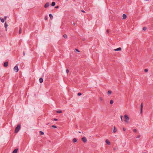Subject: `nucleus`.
I'll return each instance as SVG.
<instances>
[{
  "instance_id": "f257e3e1",
  "label": "nucleus",
  "mask_w": 153,
  "mask_h": 153,
  "mask_svg": "<svg viewBox=\"0 0 153 153\" xmlns=\"http://www.w3.org/2000/svg\"><path fill=\"white\" fill-rule=\"evenodd\" d=\"M21 128V125L20 124H19L17 126L15 130V133H17L20 130Z\"/></svg>"
},
{
  "instance_id": "f03ea898",
  "label": "nucleus",
  "mask_w": 153,
  "mask_h": 153,
  "mask_svg": "<svg viewBox=\"0 0 153 153\" xmlns=\"http://www.w3.org/2000/svg\"><path fill=\"white\" fill-rule=\"evenodd\" d=\"M125 120L124 121L127 123H128V121L129 120V118L128 116L126 114H125L124 116Z\"/></svg>"
},
{
  "instance_id": "7ed1b4c3",
  "label": "nucleus",
  "mask_w": 153,
  "mask_h": 153,
  "mask_svg": "<svg viewBox=\"0 0 153 153\" xmlns=\"http://www.w3.org/2000/svg\"><path fill=\"white\" fill-rule=\"evenodd\" d=\"M14 71L16 72H17L19 71V68L17 66H16L13 68Z\"/></svg>"
},
{
  "instance_id": "20e7f679",
  "label": "nucleus",
  "mask_w": 153,
  "mask_h": 153,
  "mask_svg": "<svg viewBox=\"0 0 153 153\" xmlns=\"http://www.w3.org/2000/svg\"><path fill=\"white\" fill-rule=\"evenodd\" d=\"M82 140L85 143L87 141V140L86 137H84L82 138Z\"/></svg>"
},
{
  "instance_id": "39448f33",
  "label": "nucleus",
  "mask_w": 153,
  "mask_h": 153,
  "mask_svg": "<svg viewBox=\"0 0 153 153\" xmlns=\"http://www.w3.org/2000/svg\"><path fill=\"white\" fill-rule=\"evenodd\" d=\"M49 2H47L45 5L44 7L45 8H47L49 6Z\"/></svg>"
},
{
  "instance_id": "423d86ee",
  "label": "nucleus",
  "mask_w": 153,
  "mask_h": 153,
  "mask_svg": "<svg viewBox=\"0 0 153 153\" xmlns=\"http://www.w3.org/2000/svg\"><path fill=\"white\" fill-rule=\"evenodd\" d=\"M122 17H123L122 19H126V18H127V16L126 14H123Z\"/></svg>"
},
{
  "instance_id": "0eeeda50",
  "label": "nucleus",
  "mask_w": 153,
  "mask_h": 153,
  "mask_svg": "<svg viewBox=\"0 0 153 153\" xmlns=\"http://www.w3.org/2000/svg\"><path fill=\"white\" fill-rule=\"evenodd\" d=\"M8 65V62H5L4 63V67H7Z\"/></svg>"
},
{
  "instance_id": "6e6552de",
  "label": "nucleus",
  "mask_w": 153,
  "mask_h": 153,
  "mask_svg": "<svg viewBox=\"0 0 153 153\" xmlns=\"http://www.w3.org/2000/svg\"><path fill=\"white\" fill-rule=\"evenodd\" d=\"M113 127H114V129H113V133H115L117 131V129L114 126Z\"/></svg>"
},
{
  "instance_id": "1a4fd4ad",
  "label": "nucleus",
  "mask_w": 153,
  "mask_h": 153,
  "mask_svg": "<svg viewBox=\"0 0 153 153\" xmlns=\"http://www.w3.org/2000/svg\"><path fill=\"white\" fill-rule=\"evenodd\" d=\"M143 106V103L142 102L141 104V111H140L141 113L142 111Z\"/></svg>"
},
{
  "instance_id": "9d476101",
  "label": "nucleus",
  "mask_w": 153,
  "mask_h": 153,
  "mask_svg": "<svg viewBox=\"0 0 153 153\" xmlns=\"http://www.w3.org/2000/svg\"><path fill=\"white\" fill-rule=\"evenodd\" d=\"M105 142L108 144V145H110V142L108 140H105Z\"/></svg>"
},
{
  "instance_id": "9b49d317",
  "label": "nucleus",
  "mask_w": 153,
  "mask_h": 153,
  "mask_svg": "<svg viewBox=\"0 0 153 153\" xmlns=\"http://www.w3.org/2000/svg\"><path fill=\"white\" fill-rule=\"evenodd\" d=\"M18 149H14L13 152V153H17V152L18 151Z\"/></svg>"
},
{
  "instance_id": "f8f14e48",
  "label": "nucleus",
  "mask_w": 153,
  "mask_h": 153,
  "mask_svg": "<svg viewBox=\"0 0 153 153\" xmlns=\"http://www.w3.org/2000/svg\"><path fill=\"white\" fill-rule=\"evenodd\" d=\"M39 81L40 83H41L43 82V79L42 78H39Z\"/></svg>"
},
{
  "instance_id": "ddd939ff",
  "label": "nucleus",
  "mask_w": 153,
  "mask_h": 153,
  "mask_svg": "<svg viewBox=\"0 0 153 153\" xmlns=\"http://www.w3.org/2000/svg\"><path fill=\"white\" fill-rule=\"evenodd\" d=\"M121 50V48L120 47L117 48L116 49H115L114 50L115 51H120Z\"/></svg>"
},
{
  "instance_id": "4468645a",
  "label": "nucleus",
  "mask_w": 153,
  "mask_h": 153,
  "mask_svg": "<svg viewBox=\"0 0 153 153\" xmlns=\"http://www.w3.org/2000/svg\"><path fill=\"white\" fill-rule=\"evenodd\" d=\"M49 17H50V19H53V16L52 15V14H49Z\"/></svg>"
},
{
  "instance_id": "2eb2a0df",
  "label": "nucleus",
  "mask_w": 153,
  "mask_h": 153,
  "mask_svg": "<svg viewBox=\"0 0 153 153\" xmlns=\"http://www.w3.org/2000/svg\"><path fill=\"white\" fill-rule=\"evenodd\" d=\"M7 26H8L7 24L6 23V22H5L4 24V27H5V28H6V30H7Z\"/></svg>"
},
{
  "instance_id": "dca6fc26",
  "label": "nucleus",
  "mask_w": 153,
  "mask_h": 153,
  "mask_svg": "<svg viewBox=\"0 0 153 153\" xmlns=\"http://www.w3.org/2000/svg\"><path fill=\"white\" fill-rule=\"evenodd\" d=\"M73 142H74V143H75V142H77V140L76 138H74L73 139Z\"/></svg>"
},
{
  "instance_id": "f3484780",
  "label": "nucleus",
  "mask_w": 153,
  "mask_h": 153,
  "mask_svg": "<svg viewBox=\"0 0 153 153\" xmlns=\"http://www.w3.org/2000/svg\"><path fill=\"white\" fill-rule=\"evenodd\" d=\"M63 36L64 38H65V39L67 38L68 37L67 35L66 34H64L63 35Z\"/></svg>"
},
{
  "instance_id": "a211bd4d",
  "label": "nucleus",
  "mask_w": 153,
  "mask_h": 153,
  "mask_svg": "<svg viewBox=\"0 0 153 153\" xmlns=\"http://www.w3.org/2000/svg\"><path fill=\"white\" fill-rule=\"evenodd\" d=\"M55 4H56V3H55V2H53L52 3L51 5L52 6H54L55 5Z\"/></svg>"
},
{
  "instance_id": "6ab92c4d",
  "label": "nucleus",
  "mask_w": 153,
  "mask_h": 153,
  "mask_svg": "<svg viewBox=\"0 0 153 153\" xmlns=\"http://www.w3.org/2000/svg\"><path fill=\"white\" fill-rule=\"evenodd\" d=\"M107 93L109 95L111 93V91L110 90H109L107 92Z\"/></svg>"
},
{
  "instance_id": "aec40b11",
  "label": "nucleus",
  "mask_w": 153,
  "mask_h": 153,
  "mask_svg": "<svg viewBox=\"0 0 153 153\" xmlns=\"http://www.w3.org/2000/svg\"><path fill=\"white\" fill-rule=\"evenodd\" d=\"M56 112L58 113H62V111L61 110H58L56 111Z\"/></svg>"
},
{
  "instance_id": "412c9836",
  "label": "nucleus",
  "mask_w": 153,
  "mask_h": 153,
  "mask_svg": "<svg viewBox=\"0 0 153 153\" xmlns=\"http://www.w3.org/2000/svg\"><path fill=\"white\" fill-rule=\"evenodd\" d=\"M22 32V28L21 27H20L19 30V34H20Z\"/></svg>"
},
{
  "instance_id": "4be33fe9",
  "label": "nucleus",
  "mask_w": 153,
  "mask_h": 153,
  "mask_svg": "<svg viewBox=\"0 0 153 153\" xmlns=\"http://www.w3.org/2000/svg\"><path fill=\"white\" fill-rule=\"evenodd\" d=\"M0 20H1V22L3 23L4 22V20L3 19H1Z\"/></svg>"
},
{
  "instance_id": "5701e85b",
  "label": "nucleus",
  "mask_w": 153,
  "mask_h": 153,
  "mask_svg": "<svg viewBox=\"0 0 153 153\" xmlns=\"http://www.w3.org/2000/svg\"><path fill=\"white\" fill-rule=\"evenodd\" d=\"M113 102H114L112 100H111L110 101V103L111 104H112L113 103Z\"/></svg>"
},
{
  "instance_id": "b1692460",
  "label": "nucleus",
  "mask_w": 153,
  "mask_h": 153,
  "mask_svg": "<svg viewBox=\"0 0 153 153\" xmlns=\"http://www.w3.org/2000/svg\"><path fill=\"white\" fill-rule=\"evenodd\" d=\"M146 29L147 28L146 27H144L143 28V30H146Z\"/></svg>"
},
{
  "instance_id": "393cba45",
  "label": "nucleus",
  "mask_w": 153,
  "mask_h": 153,
  "mask_svg": "<svg viewBox=\"0 0 153 153\" xmlns=\"http://www.w3.org/2000/svg\"><path fill=\"white\" fill-rule=\"evenodd\" d=\"M40 134L41 135H43L44 134V132H43V131H40Z\"/></svg>"
},
{
  "instance_id": "a878e982",
  "label": "nucleus",
  "mask_w": 153,
  "mask_h": 153,
  "mask_svg": "<svg viewBox=\"0 0 153 153\" xmlns=\"http://www.w3.org/2000/svg\"><path fill=\"white\" fill-rule=\"evenodd\" d=\"M48 17L47 16H45V20H47V19H48Z\"/></svg>"
},
{
  "instance_id": "bb28decb",
  "label": "nucleus",
  "mask_w": 153,
  "mask_h": 153,
  "mask_svg": "<svg viewBox=\"0 0 153 153\" xmlns=\"http://www.w3.org/2000/svg\"><path fill=\"white\" fill-rule=\"evenodd\" d=\"M51 127H53V128H57V126H55V125H52L51 126Z\"/></svg>"
},
{
  "instance_id": "cd10ccee",
  "label": "nucleus",
  "mask_w": 153,
  "mask_h": 153,
  "mask_svg": "<svg viewBox=\"0 0 153 153\" xmlns=\"http://www.w3.org/2000/svg\"><path fill=\"white\" fill-rule=\"evenodd\" d=\"M77 95L78 96H79L82 95V94L81 93H78Z\"/></svg>"
},
{
  "instance_id": "c85d7f7f",
  "label": "nucleus",
  "mask_w": 153,
  "mask_h": 153,
  "mask_svg": "<svg viewBox=\"0 0 153 153\" xmlns=\"http://www.w3.org/2000/svg\"><path fill=\"white\" fill-rule=\"evenodd\" d=\"M144 71H145V72H147L148 71V69H145L144 70Z\"/></svg>"
},
{
  "instance_id": "c756f323",
  "label": "nucleus",
  "mask_w": 153,
  "mask_h": 153,
  "mask_svg": "<svg viewBox=\"0 0 153 153\" xmlns=\"http://www.w3.org/2000/svg\"><path fill=\"white\" fill-rule=\"evenodd\" d=\"M140 137V135H138L137 137V138H139Z\"/></svg>"
},
{
  "instance_id": "7c9ffc66",
  "label": "nucleus",
  "mask_w": 153,
  "mask_h": 153,
  "mask_svg": "<svg viewBox=\"0 0 153 153\" xmlns=\"http://www.w3.org/2000/svg\"><path fill=\"white\" fill-rule=\"evenodd\" d=\"M122 117H123V116H120V118H121V121L122 122L123 121V119H122Z\"/></svg>"
},
{
  "instance_id": "2f4dec72",
  "label": "nucleus",
  "mask_w": 153,
  "mask_h": 153,
  "mask_svg": "<svg viewBox=\"0 0 153 153\" xmlns=\"http://www.w3.org/2000/svg\"><path fill=\"white\" fill-rule=\"evenodd\" d=\"M137 131V130L135 129H133V131L134 132H136Z\"/></svg>"
},
{
  "instance_id": "473e14b6",
  "label": "nucleus",
  "mask_w": 153,
  "mask_h": 153,
  "mask_svg": "<svg viewBox=\"0 0 153 153\" xmlns=\"http://www.w3.org/2000/svg\"><path fill=\"white\" fill-rule=\"evenodd\" d=\"M75 50L76 51H77L78 52H79V50L76 48L75 49Z\"/></svg>"
},
{
  "instance_id": "72a5a7b5",
  "label": "nucleus",
  "mask_w": 153,
  "mask_h": 153,
  "mask_svg": "<svg viewBox=\"0 0 153 153\" xmlns=\"http://www.w3.org/2000/svg\"><path fill=\"white\" fill-rule=\"evenodd\" d=\"M66 72L67 73H68L69 72V70L68 69H67L66 70Z\"/></svg>"
},
{
  "instance_id": "f704fd0d",
  "label": "nucleus",
  "mask_w": 153,
  "mask_h": 153,
  "mask_svg": "<svg viewBox=\"0 0 153 153\" xmlns=\"http://www.w3.org/2000/svg\"><path fill=\"white\" fill-rule=\"evenodd\" d=\"M53 120L55 121H57L58 120V119L56 118H54Z\"/></svg>"
},
{
  "instance_id": "c9c22d12",
  "label": "nucleus",
  "mask_w": 153,
  "mask_h": 153,
  "mask_svg": "<svg viewBox=\"0 0 153 153\" xmlns=\"http://www.w3.org/2000/svg\"><path fill=\"white\" fill-rule=\"evenodd\" d=\"M123 129L124 131H125L126 130V128H123Z\"/></svg>"
},
{
  "instance_id": "e433bc0d",
  "label": "nucleus",
  "mask_w": 153,
  "mask_h": 153,
  "mask_svg": "<svg viewBox=\"0 0 153 153\" xmlns=\"http://www.w3.org/2000/svg\"><path fill=\"white\" fill-rule=\"evenodd\" d=\"M59 7L58 6H56V7H55V8H59Z\"/></svg>"
},
{
  "instance_id": "4c0bfd02",
  "label": "nucleus",
  "mask_w": 153,
  "mask_h": 153,
  "mask_svg": "<svg viewBox=\"0 0 153 153\" xmlns=\"http://www.w3.org/2000/svg\"><path fill=\"white\" fill-rule=\"evenodd\" d=\"M100 100L101 101H102V97H100Z\"/></svg>"
},
{
  "instance_id": "58836bf2",
  "label": "nucleus",
  "mask_w": 153,
  "mask_h": 153,
  "mask_svg": "<svg viewBox=\"0 0 153 153\" xmlns=\"http://www.w3.org/2000/svg\"><path fill=\"white\" fill-rule=\"evenodd\" d=\"M23 53L24 56H25V53L24 51L23 52Z\"/></svg>"
},
{
  "instance_id": "ea45409f",
  "label": "nucleus",
  "mask_w": 153,
  "mask_h": 153,
  "mask_svg": "<svg viewBox=\"0 0 153 153\" xmlns=\"http://www.w3.org/2000/svg\"><path fill=\"white\" fill-rule=\"evenodd\" d=\"M81 11L82 12H83V13H85V11L84 10H81Z\"/></svg>"
},
{
  "instance_id": "a19ab883",
  "label": "nucleus",
  "mask_w": 153,
  "mask_h": 153,
  "mask_svg": "<svg viewBox=\"0 0 153 153\" xmlns=\"http://www.w3.org/2000/svg\"><path fill=\"white\" fill-rule=\"evenodd\" d=\"M107 33H109V30H107Z\"/></svg>"
},
{
  "instance_id": "79ce46f5",
  "label": "nucleus",
  "mask_w": 153,
  "mask_h": 153,
  "mask_svg": "<svg viewBox=\"0 0 153 153\" xmlns=\"http://www.w3.org/2000/svg\"><path fill=\"white\" fill-rule=\"evenodd\" d=\"M117 148H114V150H116L117 149Z\"/></svg>"
},
{
  "instance_id": "37998d69",
  "label": "nucleus",
  "mask_w": 153,
  "mask_h": 153,
  "mask_svg": "<svg viewBox=\"0 0 153 153\" xmlns=\"http://www.w3.org/2000/svg\"><path fill=\"white\" fill-rule=\"evenodd\" d=\"M6 17H5V19H4L5 20L6 19Z\"/></svg>"
},
{
  "instance_id": "c03bdc74",
  "label": "nucleus",
  "mask_w": 153,
  "mask_h": 153,
  "mask_svg": "<svg viewBox=\"0 0 153 153\" xmlns=\"http://www.w3.org/2000/svg\"><path fill=\"white\" fill-rule=\"evenodd\" d=\"M79 133H81V132L80 131H79Z\"/></svg>"
},
{
  "instance_id": "a18cd8bd",
  "label": "nucleus",
  "mask_w": 153,
  "mask_h": 153,
  "mask_svg": "<svg viewBox=\"0 0 153 153\" xmlns=\"http://www.w3.org/2000/svg\"><path fill=\"white\" fill-rule=\"evenodd\" d=\"M73 24H74V25H75V24L74 23H73Z\"/></svg>"
},
{
  "instance_id": "49530a36",
  "label": "nucleus",
  "mask_w": 153,
  "mask_h": 153,
  "mask_svg": "<svg viewBox=\"0 0 153 153\" xmlns=\"http://www.w3.org/2000/svg\"><path fill=\"white\" fill-rule=\"evenodd\" d=\"M143 153H146V152H143Z\"/></svg>"
},
{
  "instance_id": "de8ad7c7",
  "label": "nucleus",
  "mask_w": 153,
  "mask_h": 153,
  "mask_svg": "<svg viewBox=\"0 0 153 153\" xmlns=\"http://www.w3.org/2000/svg\"><path fill=\"white\" fill-rule=\"evenodd\" d=\"M49 124V123H48V124H47V125H48V124Z\"/></svg>"
},
{
  "instance_id": "09e8293b",
  "label": "nucleus",
  "mask_w": 153,
  "mask_h": 153,
  "mask_svg": "<svg viewBox=\"0 0 153 153\" xmlns=\"http://www.w3.org/2000/svg\"><path fill=\"white\" fill-rule=\"evenodd\" d=\"M67 1L68 0H66Z\"/></svg>"
}]
</instances>
